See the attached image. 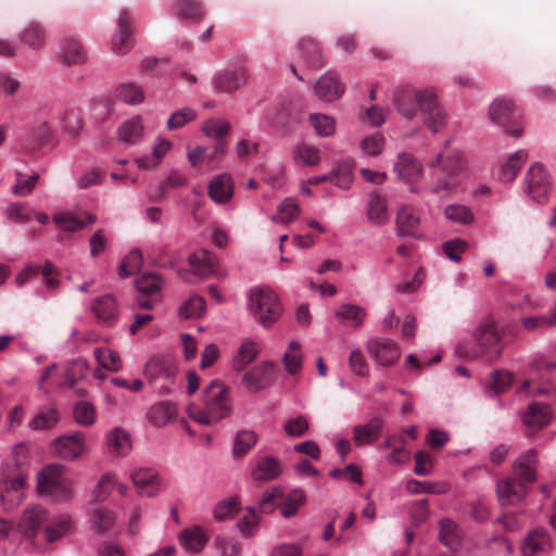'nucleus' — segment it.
Masks as SVG:
<instances>
[{
    "label": "nucleus",
    "instance_id": "obj_51",
    "mask_svg": "<svg viewBox=\"0 0 556 556\" xmlns=\"http://www.w3.org/2000/svg\"><path fill=\"white\" fill-rule=\"evenodd\" d=\"M115 96L121 101L131 105L139 104L144 99L142 89L132 83L119 85L116 88Z\"/></svg>",
    "mask_w": 556,
    "mask_h": 556
},
{
    "label": "nucleus",
    "instance_id": "obj_38",
    "mask_svg": "<svg viewBox=\"0 0 556 556\" xmlns=\"http://www.w3.org/2000/svg\"><path fill=\"white\" fill-rule=\"evenodd\" d=\"M143 135V125L139 116L131 117L124 122L118 128L119 139L128 144H134L141 139Z\"/></svg>",
    "mask_w": 556,
    "mask_h": 556
},
{
    "label": "nucleus",
    "instance_id": "obj_44",
    "mask_svg": "<svg viewBox=\"0 0 556 556\" xmlns=\"http://www.w3.org/2000/svg\"><path fill=\"white\" fill-rule=\"evenodd\" d=\"M93 356L98 365L110 371H118L122 367V361L119 355L109 348L101 346L93 351Z\"/></svg>",
    "mask_w": 556,
    "mask_h": 556
},
{
    "label": "nucleus",
    "instance_id": "obj_17",
    "mask_svg": "<svg viewBox=\"0 0 556 556\" xmlns=\"http://www.w3.org/2000/svg\"><path fill=\"white\" fill-rule=\"evenodd\" d=\"M344 92V86L340 83L337 74L328 72L315 84L316 96L326 102L339 99Z\"/></svg>",
    "mask_w": 556,
    "mask_h": 556
},
{
    "label": "nucleus",
    "instance_id": "obj_57",
    "mask_svg": "<svg viewBox=\"0 0 556 556\" xmlns=\"http://www.w3.org/2000/svg\"><path fill=\"white\" fill-rule=\"evenodd\" d=\"M56 226L67 232H75L85 228V222L71 212L58 213L53 216Z\"/></svg>",
    "mask_w": 556,
    "mask_h": 556
},
{
    "label": "nucleus",
    "instance_id": "obj_48",
    "mask_svg": "<svg viewBox=\"0 0 556 556\" xmlns=\"http://www.w3.org/2000/svg\"><path fill=\"white\" fill-rule=\"evenodd\" d=\"M39 174L33 173L29 176L21 172L15 173V184L12 187V193L16 197H27L35 189L37 182L39 181Z\"/></svg>",
    "mask_w": 556,
    "mask_h": 556
},
{
    "label": "nucleus",
    "instance_id": "obj_31",
    "mask_svg": "<svg viewBox=\"0 0 556 556\" xmlns=\"http://www.w3.org/2000/svg\"><path fill=\"white\" fill-rule=\"evenodd\" d=\"M382 421L372 418L365 425H357L353 428V440L356 445L371 444L380 434Z\"/></svg>",
    "mask_w": 556,
    "mask_h": 556
},
{
    "label": "nucleus",
    "instance_id": "obj_6",
    "mask_svg": "<svg viewBox=\"0 0 556 556\" xmlns=\"http://www.w3.org/2000/svg\"><path fill=\"white\" fill-rule=\"evenodd\" d=\"M479 356L493 362L500 357L503 351L502 334L492 319L480 323L475 334Z\"/></svg>",
    "mask_w": 556,
    "mask_h": 556
},
{
    "label": "nucleus",
    "instance_id": "obj_41",
    "mask_svg": "<svg viewBox=\"0 0 556 556\" xmlns=\"http://www.w3.org/2000/svg\"><path fill=\"white\" fill-rule=\"evenodd\" d=\"M302 58L308 66L313 68L320 67L324 62L321 60V49L317 41L312 38H304L300 42Z\"/></svg>",
    "mask_w": 556,
    "mask_h": 556
},
{
    "label": "nucleus",
    "instance_id": "obj_37",
    "mask_svg": "<svg viewBox=\"0 0 556 556\" xmlns=\"http://www.w3.org/2000/svg\"><path fill=\"white\" fill-rule=\"evenodd\" d=\"M23 43L33 50H40L46 43V30L39 23L28 24L20 35Z\"/></svg>",
    "mask_w": 556,
    "mask_h": 556
},
{
    "label": "nucleus",
    "instance_id": "obj_10",
    "mask_svg": "<svg viewBox=\"0 0 556 556\" xmlns=\"http://www.w3.org/2000/svg\"><path fill=\"white\" fill-rule=\"evenodd\" d=\"M53 453L64 460H74L86 452L85 437L81 432L63 435L53 441Z\"/></svg>",
    "mask_w": 556,
    "mask_h": 556
},
{
    "label": "nucleus",
    "instance_id": "obj_14",
    "mask_svg": "<svg viewBox=\"0 0 556 556\" xmlns=\"http://www.w3.org/2000/svg\"><path fill=\"white\" fill-rule=\"evenodd\" d=\"M131 481L136 485L138 493L148 497L157 494L161 486V477L152 468H137L130 473Z\"/></svg>",
    "mask_w": 556,
    "mask_h": 556
},
{
    "label": "nucleus",
    "instance_id": "obj_29",
    "mask_svg": "<svg viewBox=\"0 0 556 556\" xmlns=\"http://www.w3.org/2000/svg\"><path fill=\"white\" fill-rule=\"evenodd\" d=\"M58 58L65 65H80L86 61V52L77 40L66 39L60 46Z\"/></svg>",
    "mask_w": 556,
    "mask_h": 556
},
{
    "label": "nucleus",
    "instance_id": "obj_61",
    "mask_svg": "<svg viewBox=\"0 0 556 556\" xmlns=\"http://www.w3.org/2000/svg\"><path fill=\"white\" fill-rule=\"evenodd\" d=\"M305 500V494L302 490H293L289 495L280 502V511L282 516L290 517L294 515Z\"/></svg>",
    "mask_w": 556,
    "mask_h": 556
},
{
    "label": "nucleus",
    "instance_id": "obj_1",
    "mask_svg": "<svg viewBox=\"0 0 556 556\" xmlns=\"http://www.w3.org/2000/svg\"><path fill=\"white\" fill-rule=\"evenodd\" d=\"M393 102L397 112L407 119L414 118L419 112L422 123L432 132H439L446 124V113L432 88L418 90L412 86L399 87Z\"/></svg>",
    "mask_w": 556,
    "mask_h": 556
},
{
    "label": "nucleus",
    "instance_id": "obj_3",
    "mask_svg": "<svg viewBox=\"0 0 556 556\" xmlns=\"http://www.w3.org/2000/svg\"><path fill=\"white\" fill-rule=\"evenodd\" d=\"M428 166L437 168L431 188L432 193L443 198L457 189L464 170V159L460 152L439 153L428 163Z\"/></svg>",
    "mask_w": 556,
    "mask_h": 556
},
{
    "label": "nucleus",
    "instance_id": "obj_4",
    "mask_svg": "<svg viewBox=\"0 0 556 556\" xmlns=\"http://www.w3.org/2000/svg\"><path fill=\"white\" fill-rule=\"evenodd\" d=\"M249 308L253 318L263 327L275 324L282 314V305L277 294L269 288H255L250 291Z\"/></svg>",
    "mask_w": 556,
    "mask_h": 556
},
{
    "label": "nucleus",
    "instance_id": "obj_19",
    "mask_svg": "<svg viewBox=\"0 0 556 556\" xmlns=\"http://www.w3.org/2000/svg\"><path fill=\"white\" fill-rule=\"evenodd\" d=\"M552 547L551 538L547 532L535 529L523 539L520 551L523 556H535L545 553Z\"/></svg>",
    "mask_w": 556,
    "mask_h": 556
},
{
    "label": "nucleus",
    "instance_id": "obj_55",
    "mask_svg": "<svg viewBox=\"0 0 556 556\" xmlns=\"http://www.w3.org/2000/svg\"><path fill=\"white\" fill-rule=\"evenodd\" d=\"M230 131V124L220 118H211L203 126V132L210 137L218 140H225V137Z\"/></svg>",
    "mask_w": 556,
    "mask_h": 556
},
{
    "label": "nucleus",
    "instance_id": "obj_5",
    "mask_svg": "<svg viewBox=\"0 0 556 556\" xmlns=\"http://www.w3.org/2000/svg\"><path fill=\"white\" fill-rule=\"evenodd\" d=\"M64 467L62 465L47 466L39 475L38 491L41 494L50 495L55 501H64L71 497L73 486L70 481L63 477Z\"/></svg>",
    "mask_w": 556,
    "mask_h": 556
},
{
    "label": "nucleus",
    "instance_id": "obj_30",
    "mask_svg": "<svg viewBox=\"0 0 556 556\" xmlns=\"http://www.w3.org/2000/svg\"><path fill=\"white\" fill-rule=\"evenodd\" d=\"M24 485V476L18 472L13 478L5 479V491L1 494V501L5 510L13 509L22 501L21 490Z\"/></svg>",
    "mask_w": 556,
    "mask_h": 556
},
{
    "label": "nucleus",
    "instance_id": "obj_18",
    "mask_svg": "<svg viewBox=\"0 0 556 556\" xmlns=\"http://www.w3.org/2000/svg\"><path fill=\"white\" fill-rule=\"evenodd\" d=\"M536 452L534 450L527 451L515 462L514 477H517L519 481H522V483L529 485L536 479Z\"/></svg>",
    "mask_w": 556,
    "mask_h": 556
},
{
    "label": "nucleus",
    "instance_id": "obj_26",
    "mask_svg": "<svg viewBox=\"0 0 556 556\" xmlns=\"http://www.w3.org/2000/svg\"><path fill=\"white\" fill-rule=\"evenodd\" d=\"M397 236L417 237L415 230L418 228L420 219L412 206L400 207L396 214Z\"/></svg>",
    "mask_w": 556,
    "mask_h": 556
},
{
    "label": "nucleus",
    "instance_id": "obj_53",
    "mask_svg": "<svg viewBox=\"0 0 556 556\" xmlns=\"http://www.w3.org/2000/svg\"><path fill=\"white\" fill-rule=\"evenodd\" d=\"M260 522V516L255 507H245L244 515L239 519L237 527L244 538L255 534Z\"/></svg>",
    "mask_w": 556,
    "mask_h": 556
},
{
    "label": "nucleus",
    "instance_id": "obj_12",
    "mask_svg": "<svg viewBox=\"0 0 556 556\" xmlns=\"http://www.w3.org/2000/svg\"><path fill=\"white\" fill-rule=\"evenodd\" d=\"M529 486L517 477H508L497 482L496 492L502 506L520 503L527 495Z\"/></svg>",
    "mask_w": 556,
    "mask_h": 556
},
{
    "label": "nucleus",
    "instance_id": "obj_62",
    "mask_svg": "<svg viewBox=\"0 0 556 556\" xmlns=\"http://www.w3.org/2000/svg\"><path fill=\"white\" fill-rule=\"evenodd\" d=\"M556 324V304L548 315H541L535 317H523L521 325L529 331L536 330L541 327H552Z\"/></svg>",
    "mask_w": 556,
    "mask_h": 556
},
{
    "label": "nucleus",
    "instance_id": "obj_21",
    "mask_svg": "<svg viewBox=\"0 0 556 556\" xmlns=\"http://www.w3.org/2000/svg\"><path fill=\"white\" fill-rule=\"evenodd\" d=\"M233 194V182L228 174L214 177L208 185L210 198L218 204L227 203Z\"/></svg>",
    "mask_w": 556,
    "mask_h": 556
},
{
    "label": "nucleus",
    "instance_id": "obj_34",
    "mask_svg": "<svg viewBox=\"0 0 556 556\" xmlns=\"http://www.w3.org/2000/svg\"><path fill=\"white\" fill-rule=\"evenodd\" d=\"M334 315L341 324L357 328L363 324L366 311L357 305L342 304L337 308Z\"/></svg>",
    "mask_w": 556,
    "mask_h": 556
},
{
    "label": "nucleus",
    "instance_id": "obj_56",
    "mask_svg": "<svg viewBox=\"0 0 556 556\" xmlns=\"http://www.w3.org/2000/svg\"><path fill=\"white\" fill-rule=\"evenodd\" d=\"M170 142L165 139H160L153 148V160L149 157H140L137 160L138 166L143 169L153 168L157 166L160 161L170 149Z\"/></svg>",
    "mask_w": 556,
    "mask_h": 556
},
{
    "label": "nucleus",
    "instance_id": "obj_33",
    "mask_svg": "<svg viewBox=\"0 0 556 556\" xmlns=\"http://www.w3.org/2000/svg\"><path fill=\"white\" fill-rule=\"evenodd\" d=\"M528 160V152L525 150H519L516 153L511 154L506 162L502 165L500 172H498V179L502 182H510L513 181L519 170L521 169L522 165Z\"/></svg>",
    "mask_w": 556,
    "mask_h": 556
},
{
    "label": "nucleus",
    "instance_id": "obj_49",
    "mask_svg": "<svg viewBox=\"0 0 556 556\" xmlns=\"http://www.w3.org/2000/svg\"><path fill=\"white\" fill-rule=\"evenodd\" d=\"M354 164L350 160L339 162L330 172L333 176V184L342 189H348L353 181Z\"/></svg>",
    "mask_w": 556,
    "mask_h": 556
},
{
    "label": "nucleus",
    "instance_id": "obj_47",
    "mask_svg": "<svg viewBox=\"0 0 556 556\" xmlns=\"http://www.w3.org/2000/svg\"><path fill=\"white\" fill-rule=\"evenodd\" d=\"M50 135V127L47 123H40L38 125L33 126L27 131V141L28 144L25 147L29 153L37 151L40 149L46 141L48 140Z\"/></svg>",
    "mask_w": 556,
    "mask_h": 556
},
{
    "label": "nucleus",
    "instance_id": "obj_27",
    "mask_svg": "<svg viewBox=\"0 0 556 556\" xmlns=\"http://www.w3.org/2000/svg\"><path fill=\"white\" fill-rule=\"evenodd\" d=\"M108 450L110 455L124 457L131 450V440L127 431L122 428H115L108 433Z\"/></svg>",
    "mask_w": 556,
    "mask_h": 556
},
{
    "label": "nucleus",
    "instance_id": "obj_46",
    "mask_svg": "<svg viewBox=\"0 0 556 556\" xmlns=\"http://www.w3.org/2000/svg\"><path fill=\"white\" fill-rule=\"evenodd\" d=\"M257 441V435L254 431L251 430H241L237 433L232 454L233 457L239 459L245 456L249 451L255 445Z\"/></svg>",
    "mask_w": 556,
    "mask_h": 556
},
{
    "label": "nucleus",
    "instance_id": "obj_8",
    "mask_svg": "<svg viewBox=\"0 0 556 556\" xmlns=\"http://www.w3.org/2000/svg\"><path fill=\"white\" fill-rule=\"evenodd\" d=\"M526 191L535 201L545 200L552 190V179L542 164H533L525 176Z\"/></svg>",
    "mask_w": 556,
    "mask_h": 556
},
{
    "label": "nucleus",
    "instance_id": "obj_63",
    "mask_svg": "<svg viewBox=\"0 0 556 556\" xmlns=\"http://www.w3.org/2000/svg\"><path fill=\"white\" fill-rule=\"evenodd\" d=\"M115 522V515L113 511L104 508H97L92 514L93 528L101 534L109 531Z\"/></svg>",
    "mask_w": 556,
    "mask_h": 556
},
{
    "label": "nucleus",
    "instance_id": "obj_7",
    "mask_svg": "<svg viewBox=\"0 0 556 556\" xmlns=\"http://www.w3.org/2000/svg\"><path fill=\"white\" fill-rule=\"evenodd\" d=\"M489 118L513 137H518L521 134L519 115L508 99H495L489 108Z\"/></svg>",
    "mask_w": 556,
    "mask_h": 556
},
{
    "label": "nucleus",
    "instance_id": "obj_15",
    "mask_svg": "<svg viewBox=\"0 0 556 556\" xmlns=\"http://www.w3.org/2000/svg\"><path fill=\"white\" fill-rule=\"evenodd\" d=\"M249 77L247 67L239 66L235 70H226L217 73L213 79L216 91L232 92L242 87Z\"/></svg>",
    "mask_w": 556,
    "mask_h": 556
},
{
    "label": "nucleus",
    "instance_id": "obj_9",
    "mask_svg": "<svg viewBox=\"0 0 556 556\" xmlns=\"http://www.w3.org/2000/svg\"><path fill=\"white\" fill-rule=\"evenodd\" d=\"M367 352L377 364L390 367L401 356L399 344L388 338H374L367 342Z\"/></svg>",
    "mask_w": 556,
    "mask_h": 556
},
{
    "label": "nucleus",
    "instance_id": "obj_60",
    "mask_svg": "<svg viewBox=\"0 0 556 556\" xmlns=\"http://www.w3.org/2000/svg\"><path fill=\"white\" fill-rule=\"evenodd\" d=\"M299 204L292 198L285 199L278 206V212L273 216V220L277 223H289L299 215Z\"/></svg>",
    "mask_w": 556,
    "mask_h": 556
},
{
    "label": "nucleus",
    "instance_id": "obj_42",
    "mask_svg": "<svg viewBox=\"0 0 556 556\" xmlns=\"http://www.w3.org/2000/svg\"><path fill=\"white\" fill-rule=\"evenodd\" d=\"M258 349L256 343L250 339H245L238 351L237 356L233 359V368L238 371L243 370L249 364H251L257 356Z\"/></svg>",
    "mask_w": 556,
    "mask_h": 556
},
{
    "label": "nucleus",
    "instance_id": "obj_59",
    "mask_svg": "<svg viewBox=\"0 0 556 556\" xmlns=\"http://www.w3.org/2000/svg\"><path fill=\"white\" fill-rule=\"evenodd\" d=\"M239 510V501L236 497H231L218 502L214 507L213 514L216 520L224 521L233 518Z\"/></svg>",
    "mask_w": 556,
    "mask_h": 556
},
{
    "label": "nucleus",
    "instance_id": "obj_28",
    "mask_svg": "<svg viewBox=\"0 0 556 556\" xmlns=\"http://www.w3.org/2000/svg\"><path fill=\"white\" fill-rule=\"evenodd\" d=\"M551 418L552 412L549 406L538 402L530 404L528 410L522 417L525 425L533 429L545 427L549 422Z\"/></svg>",
    "mask_w": 556,
    "mask_h": 556
},
{
    "label": "nucleus",
    "instance_id": "obj_32",
    "mask_svg": "<svg viewBox=\"0 0 556 556\" xmlns=\"http://www.w3.org/2000/svg\"><path fill=\"white\" fill-rule=\"evenodd\" d=\"M177 414L176 406L167 401L152 405L147 414L148 420L154 427H163L172 421Z\"/></svg>",
    "mask_w": 556,
    "mask_h": 556
},
{
    "label": "nucleus",
    "instance_id": "obj_23",
    "mask_svg": "<svg viewBox=\"0 0 556 556\" xmlns=\"http://www.w3.org/2000/svg\"><path fill=\"white\" fill-rule=\"evenodd\" d=\"M208 539L200 526H192L179 533L181 546L189 553H200L206 545Z\"/></svg>",
    "mask_w": 556,
    "mask_h": 556
},
{
    "label": "nucleus",
    "instance_id": "obj_52",
    "mask_svg": "<svg viewBox=\"0 0 556 556\" xmlns=\"http://www.w3.org/2000/svg\"><path fill=\"white\" fill-rule=\"evenodd\" d=\"M72 528L71 517L67 515L59 516L53 522L45 529V535L48 542H54L67 533Z\"/></svg>",
    "mask_w": 556,
    "mask_h": 556
},
{
    "label": "nucleus",
    "instance_id": "obj_64",
    "mask_svg": "<svg viewBox=\"0 0 556 556\" xmlns=\"http://www.w3.org/2000/svg\"><path fill=\"white\" fill-rule=\"evenodd\" d=\"M214 545L220 556H240L242 549L239 541L222 535L215 538Z\"/></svg>",
    "mask_w": 556,
    "mask_h": 556
},
{
    "label": "nucleus",
    "instance_id": "obj_43",
    "mask_svg": "<svg viewBox=\"0 0 556 556\" xmlns=\"http://www.w3.org/2000/svg\"><path fill=\"white\" fill-rule=\"evenodd\" d=\"M60 419L59 412L53 406H45L33 418L29 426L34 430H46L54 427Z\"/></svg>",
    "mask_w": 556,
    "mask_h": 556
},
{
    "label": "nucleus",
    "instance_id": "obj_36",
    "mask_svg": "<svg viewBox=\"0 0 556 556\" xmlns=\"http://www.w3.org/2000/svg\"><path fill=\"white\" fill-rule=\"evenodd\" d=\"M175 375V368L169 363L161 361L160 358H151L144 366V376L150 381H155L160 378H164L167 382H170Z\"/></svg>",
    "mask_w": 556,
    "mask_h": 556
},
{
    "label": "nucleus",
    "instance_id": "obj_35",
    "mask_svg": "<svg viewBox=\"0 0 556 556\" xmlns=\"http://www.w3.org/2000/svg\"><path fill=\"white\" fill-rule=\"evenodd\" d=\"M176 14L178 18L199 22L204 17L205 11L199 0H176Z\"/></svg>",
    "mask_w": 556,
    "mask_h": 556
},
{
    "label": "nucleus",
    "instance_id": "obj_2",
    "mask_svg": "<svg viewBox=\"0 0 556 556\" xmlns=\"http://www.w3.org/2000/svg\"><path fill=\"white\" fill-rule=\"evenodd\" d=\"M188 416L201 425L211 426L231 414L228 388L220 381L214 380L204 391L203 403H190Z\"/></svg>",
    "mask_w": 556,
    "mask_h": 556
},
{
    "label": "nucleus",
    "instance_id": "obj_24",
    "mask_svg": "<svg viewBox=\"0 0 556 556\" xmlns=\"http://www.w3.org/2000/svg\"><path fill=\"white\" fill-rule=\"evenodd\" d=\"M92 312L100 323L111 326L117 317V304L112 295L98 298L92 304Z\"/></svg>",
    "mask_w": 556,
    "mask_h": 556
},
{
    "label": "nucleus",
    "instance_id": "obj_54",
    "mask_svg": "<svg viewBox=\"0 0 556 556\" xmlns=\"http://www.w3.org/2000/svg\"><path fill=\"white\" fill-rule=\"evenodd\" d=\"M282 362L287 371L294 375L302 368V352L298 341H291L283 354Z\"/></svg>",
    "mask_w": 556,
    "mask_h": 556
},
{
    "label": "nucleus",
    "instance_id": "obj_58",
    "mask_svg": "<svg viewBox=\"0 0 556 556\" xmlns=\"http://www.w3.org/2000/svg\"><path fill=\"white\" fill-rule=\"evenodd\" d=\"M205 309V300L200 295H191L180 307L179 315L182 318L200 317Z\"/></svg>",
    "mask_w": 556,
    "mask_h": 556
},
{
    "label": "nucleus",
    "instance_id": "obj_45",
    "mask_svg": "<svg viewBox=\"0 0 556 556\" xmlns=\"http://www.w3.org/2000/svg\"><path fill=\"white\" fill-rule=\"evenodd\" d=\"M443 214L447 220L460 225H470L475 220L471 208L464 204H450L445 206Z\"/></svg>",
    "mask_w": 556,
    "mask_h": 556
},
{
    "label": "nucleus",
    "instance_id": "obj_11",
    "mask_svg": "<svg viewBox=\"0 0 556 556\" xmlns=\"http://www.w3.org/2000/svg\"><path fill=\"white\" fill-rule=\"evenodd\" d=\"M276 365L264 362L243 376V384L250 392H258L268 388L275 380Z\"/></svg>",
    "mask_w": 556,
    "mask_h": 556
},
{
    "label": "nucleus",
    "instance_id": "obj_50",
    "mask_svg": "<svg viewBox=\"0 0 556 556\" xmlns=\"http://www.w3.org/2000/svg\"><path fill=\"white\" fill-rule=\"evenodd\" d=\"M440 539L450 549H457L462 544L458 527L448 519L441 521Z\"/></svg>",
    "mask_w": 556,
    "mask_h": 556
},
{
    "label": "nucleus",
    "instance_id": "obj_25",
    "mask_svg": "<svg viewBox=\"0 0 556 556\" xmlns=\"http://www.w3.org/2000/svg\"><path fill=\"white\" fill-rule=\"evenodd\" d=\"M189 263L198 276L206 277L216 273L217 261L207 250H198L189 256Z\"/></svg>",
    "mask_w": 556,
    "mask_h": 556
},
{
    "label": "nucleus",
    "instance_id": "obj_22",
    "mask_svg": "<svg viewBox=\"0 0 556 556\" xmlns=\"http://www.w3.org/2000/svg\"><path fill=\"white\" fill-rule=\"evenodd\" d=\"M366 215L371 224L377 226L384 225L389 220L386 197L377 191H372L369 194Z\"/></svg>",
    "mask_w": 556,
    "mask_h": 556
},
{
    "label": "nucleus",
    "instance_id": "obj_16",
    "mask_svg": "<svg viewBox=\"0 0 556 556\" xmlns=\"http://www.w3.org/2000/svg\"><path fill=\"white\" fill-rule=\"evenodd\" d=\"M131 17L123 10L117 18V35L112 40V49L117 54H125L132 48Z\"/></svg>",
    "mask_w": 556,
    "mask_h": 556
},
{
    "label": "nucleus",
    "instance_id": "obj_40",
    "mask_svg": "<svg viewBox=\"0 0 556 556\" xmlns=\"http://www.w3.org/2000/svg\"><path fill=\"white\" fill-rule=\"evenodd\" d=\"M281 472L279 463L273 457H263L258 460L252 476L257 481H269L277 478Z\"/></svg>",
    "mask_w": 556,
    "mask_h": 556
},
{
    "label": "nucleus",
    "instance_id": "obj_20",
    "mask_svg": "<svg viewBox=\"0 0 556 556\" xmlns=\"http://www.w3.org/2000/svg\"><path fill=\"white\" fill-rule=\"evenodd\" d=\"M394 170L406 182L416 181L422 176V165L412 154L406 152L397 155Z\"/></svg>",
    "mask_w": 556,
    "mask_h": 556
},
{
    "label": "nucleus",
    "instance_id": "obj_39",
    "mask_svg": "<svg viewBox=\"0 0 556 556\" xmlns=\"http://www.w3.org/2000/svg\"><path fill=\"white\" fill-rule=\"evenodd\" d=\"M293 160L300 166H315L320 161V151L314 146L301 142L294 148Z\"/></svg>",
    "mask_w": 556,
    "mask_h": 556
},
{
    "label": "nucleus",
    "instance_id": "obj_13",
    "mask_svg": "<svg viewBox=\"0 0 556 556\" xmlns=\"http://www.w3.org/2000/svg\"><path fill=\"white\" fill-rule=\"evenodd\" d=\"M47 519L48 514L45 508L39 505L27 506L17 523V530L25 538L34 539Z\"/></svg>",
    "mask_w": 556,
    "mask_h": 556
}]
</instances>
